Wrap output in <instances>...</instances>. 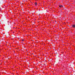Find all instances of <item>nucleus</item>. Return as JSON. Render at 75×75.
I'll return each mask as SVG.
<instances>
[{
	"label": "nucleus",
	"mask_w": 75,
	"mask_h": 75,
	"mask_svg": "<svg viewBox=\"0 0 75 75\" xmlns=\"http://www.w3.org/2000/svg\"><path fill=\"white\" fill-rule=\"evenodd\" d=\"M59 7H61V8H62L63 7V8H64L65 6H62V5L59 6Z\"/></svg>",
	"instance_id": "f257e3e1"
},
{
	"label": "nucleus",
	"mask_w": 75,
	"mask_h": 75,
	"mask_svg": "<svg viewBox=\"0 0 75 75\" xmlns=\"http://www.w3.org/2000/svg\"><path fill=\"white\" fill-rule=\"evenodd\" d=\"M72 27H73V28H74V27H75V25H72Z\"/></svg>",
	"instance_id": "f03ea898"
},
{
	"label": "nucleus",
	"mask_w": 75,
	"mask_h": 75,
	"mask_svg": "<svg viewBox=\"0 0 75 75\" xmlns=\"http://www.w3.org/2000/svg\"><path fill=\"white\" fill-rule=\"evenodd\" d=\"M8 35H9V34H8V35H6V37H7V38H8Z\"/></svg>",
	"instance_id": "7ed1b4c3"
},
{
	"label": "nucleus",
	"mask_w": 75,
	"mask_h": 75,
	"mask_svg": "<svg viewBox=\"0 0 75 75\" xmlns=\"http://www.w3.org/2000/svg\"><path fill=\"white\" fill-rule=\"evenodd\" d=\"M37 2H35V5L37 6Z\"/></svg>",
	"instance_id": "20e7f679"
},
{
	"label": "nucleus",
	"mask_w": 75,
	"mask_h": 75,
	"mask_svg": "<svg viewBox=\"0 0 75 75\" xmlns=\"http://www.w3.org/2000/svg\"><path fill=\"white\" fill-rule=\"evenodd\" d=\"M22 41H24V39H22Z\"/></svg>",
	"instance_id": "39448f33"
},
{
	"label": "nucleus",
	"mask_w": 75,
	"mask_h": 75,
	"mask_svg": "<svg viewBox=\"0 0 75 75\" xmlns=\"http://www.w3.org/2000/svg\"><path fill=\"white\" fill-rule=\"evenodd\" d=\"M4 18H6V16H4Z\"/></svg>",
	"instance_id": "423d86ee"
}]
</instances>
